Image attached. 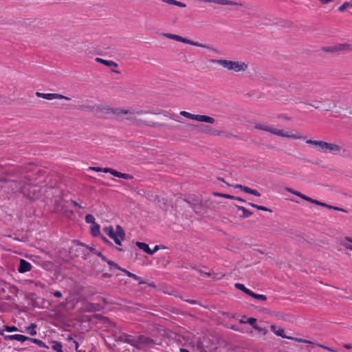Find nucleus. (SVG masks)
Masks as SVG:
<instances>
[{"label":"nucleus","mask_w":352,"mask_h":352,"mask_svg":"<svg viewBox=\"0 0 352 352\" xmlns=\"http://www.w3.org/2000/svg\"><path fill=\"white\" fill-rule=\"evenodd\" d=\"M115 115L118 117L124 116V118L128 120L131 124H145L148 126H155L157 125L156 123L152 122H146L143 121L140 119H138L137 117L139 115H142L143 113H146L147 111H144L142 110L135 111L133 109H123L121 108H116V110L114 111Z\"/></svg>","instance_id":"f257e3e1"},{"label":"nucleus","mask_w":352,"mask_h":352,"mask_svg":"<svg viewBox=\"0 0 352 352\" xmlns=\"http://www.w3.org/2000/svg\"><path fill=\"white\" fill-rule=\"evenodd\" d=\"M212 61L218 63L228 70H233L236 72H244L248 69V65L243 62L233 61L225 59L212 60Z\"/></svg>","instance_id":"f03ea898"},{"label":"nucleus","mask_w":352,"mask_h":352,"mask_svg":"<svg viewBox=\"0 0 352 352\" xmlns=\"http://www.w3.org/2000/svg\"><path fill=\"white\" fill-rule=\"evenodd\" d=\"M254 127L256 129L270 132L274 135H276L280 137L289 138L295 140L300 138V136L298 134L289 135L287 132L284 133L283 130L276 129L272 126L265 124L256 123Z\"/></svg>","instance_id":"7ed1b4c3"},{"label":"nucleus","mask_w":352,"mask_h":352,"mask_svg":"<svg viewBox=\"0 0 352 352\" xmlns=\"http://www.w3.org/2000/svg\"><path fill=\"white\" fill-rule=\"evenodd\" d=\"M163 35L166 38L173 39V40H175V41H177L179 42L187 43V44L194 45V46L206 48L210 50H214V48L209 45H204V44L200 43L199 42H196V41H192V40H190V39H188L186 38H183L182 36L177 35V34H170V33H164Z\"/></svg>","instance_id":"20e7f679"},{"label":"nucleus","mask_w":352,"mask_h":352,"mask_svg":"<svg viewBox=\"0 0 352 352\" xmlns=\"http://www.w3.org/2000/svg\"><path fill=\"white\" fill-rule=\"evenodd\" d=\"M73 243L74 245L70 248L69 251L70 256L74 258L82 255L85 256V258H86L87 254H85L82 250V248H85V245H86L78 241H74Z\"/></svg>","instance_id":"39448f33"},{"label":"nucleus","mask_w":352,"mask_h":352,"mask_svg":"<svg viewBox=\"0 0 352 352\" xmlns=\"http://www.w3.org/2000/svg\"><path fill=\"white\" fill-rule=\"evenodd\" d=\"M155 344V342L151 338L140 335L138 336V348L140 346L151 347Z\"/></svg>","instance_id":"423d86ee"},{"label":"nucleus","mask_w":352,"mask_h":352,"mask_svg":"<svg viewBox=\"0 0 352 352\" xmlns=\"http://www.w3.org/2000/svg\"><path fill=\"white\" fill-rule=\"evenodd\" d=\"M36 96L38 98H42L46 100H53V99H65L67 100H70L71 98L67 96H65L58 94H43L41 92H36Z\"/></svg>","instance_id":"0eeeda50"},{"label":"nucleus","mask_w":352,"mask_h":352,"mask_svg":"<svg viewBox=\"0 0 352 352\" xmlns=\"http://www.w3.org/2000/svg\"><path fill=\"white\" fill-rule=\"evenodd\" d=\"M122 336H124L123 338H122V337H119L120 342L127 343L132 346L138 348V336H134L126 333L122 335Z\"/></svg>","instance_id":"6e6552de"},{"label":"nucleus","mask_w":352,"mask_h":352,"mask_svg":"<svg viewBox=\"0 0 352 352\" xmlns=\"http://www.w3.org/2000/svg\"><path fill=\"white\" fill-rule=\"evenodd\" d=\"M110 327H113V329H111V333L115 340L117 342H120L119 337H122V338H123L124 336H122V335H124L125 333H122L121 331L120 327L117 326L115 322H111Z\"/></svg>","instance_id":"1a4fd4ad"},{"label":"nucleus","mask_w":352,"mask_h":352,"mask_svg":"<svg viewBox=\"0 0 352 352\" xmlns=\"http://www.w3.org/2000/svg\"><path fill=\"white\" fill-rule=\"evenodd\" d=\"M95 111L100 112V113H113L115 115V111L116 110V108L111 107L109 105L106 104H99L96 105L94 107Z\"/></svg>","instance_id":"9d476101"},{"label":"nucleus","mask_w":352,"mask_h":352,"mask_svg":"<svg viewBox=\"0 0 352 352\" xmlns=\"http://www.w3.org/2000/svg\"><path fill=\"white\" fill-rule=\"evenodd\" d=\"M247 323L250 324L254 329L258 331V332H261L263 335H265L267 332V330L265 328L260 327L256 323V319L254 318H247Z\"/></svg>","instance_id":"9b49d317"},{"label":"nucleus","mask_w":352,"mask_h":352,"mask_svg":"<svg viewBox=\"0 0 352 352\" xmlns=\"http://www.w3.org/2000/svg\"><path fill=\"white\" fill-rule=\"evenodd\" d=\"M32 269V265L28 261L21 259L19 263V266L18 267V271L20 273H25L30 272Z\"/></svg>","instance_id":"f8f14e48"},{"label":"nucleus","mask_w":352,"mask_h":352,"mask_svg":"<svg viewBox=\"0 0 352 352\" xmlns=\"http://www.w3.org/2000/svg\"><path fill=\"white\" fill-rule=\"evenodd\" d=\"M4 339L6 340H17L20 342H25L30 340V337L21 335V334H14V335H6L4 336Z\"/></svg>","instance_id":"ddd939ff"},{"label":"nucleus","mask_w":352,"mask_h":352,"mask_svg":"<svg viewBox=\"0 0 352 352\" xmlns=\"http://www.w3.org/2000/svg\"><path fill=\"white\" fill-rule=\"evenodd\" d=\"M349 49V45L346 44H340L336 46H329L323 47V50L327 52H334L340 50H346Z\"/></svg>","instance_id":"4468645a"},{"label":"nucleus","mask_w":352,"mask_h":352,"mask_svg":"<svg viewBox=\"0 0 352 352\" xmlns=\"http://www.w3.org/2000/svg\"><path fill=\"white\" fill-rule=\"evenodd\" d=\"M111 174L112 175H113L114 177L124 179H133V176L132 175L127 174V173H122L118 172V170L113 169V168H112V170L111 171Z\"/></svg>","instance_id":"2eb2a0df"},{"label":"nucleus","mask_w":352,"mask_h":352,"mask_svg":"<svg viewBox=\"0 0 352 352\" xmlns=\"http://www.w3.org/2000/svg\"><path fill=\"white\" fill-rule=\"evenodd\" d=\"M201 199L196 195H188L186 196L184 199V201L189 204V206L192 208L193 207L195 204H197L198 201H199Z\"/></svg>","instance_id":"dca6fc26"},{"label":"nucleus","mask_w":352,"mask_h":352,"mask_svg":"<svg viewBox=\"0 0 352 352\" xmlns=\"http://www.w3.org/2000/svg\"><path fill=\"white\" fill-rule=\"evenodd\" d=\"M272 331H273L276 336H280L282 338H287L288 339L293 340L294 338L292 337H287L284 334V329L282 328H278V330H276V325H271L270 327Z\"/></svg>","instance_id":"f3484780"},{"label":"nucleus","mask_w":352,"mask_h":352,"mask_svg":"<svg viewBox=\"0 0 352 352\" xmlns=\"http://www.w3.org/2000/svg\"><path fill=\"white\" fill-rule=\"evenodd\" d=\"M197 121L204 122L209 124H214L215 122V120L210 116L205 115H197Z\"/></svg>","instance_id":"a211bd4d"},{"label":"nucleus","mask_w":352,"mask_h":352,"mask_svg":"<svg viewBox=\"0 0 352 352\" xmlns=\"http://www.w3.org/2000/svg\"><path fill=\"white\" fill-rule=\"evenodd\" d=\"M214 195L215 196H218V197H225V198L230 199H234V200H237V201H239L241 202H245V199H243L239 197H236V196L230 195L228 194H224V193H221V192H214Z\"/></svg>","instance_id":"6ab92c4d"},{"label":"nucleus","mask_w":352,"mask_h":352,"mask_svg":"<svg viewBox=\"0 0 352 352\" xmlns=\"http://www.w3.org/2000/svg\"><path fill=\"white\" fill-rule=\"evenodd\" d=\"M96 61L98 63H102L106 66H108V67H118V63L113 60H108L102 59L101 58H96Z\"/></svg>","instance_id":"aec40b11"},{"label":"nucleus","mask_w":352,"mask_h":352,"mask_svg":"<svg viewBox=\"0 0 352 352\" xmlns=\"http://www.w3.org/2000/svg\"><path fill=\"white\" fill-rule=\"evenodd\" d=\"M341 149V146L338 144L327 142V151H329L332 153H338Z\"/></svg>","instance_id":"412c9836"},{"label":"nucleus","mask_w":352,"mask_h":352,"mask_svg":"<svg viewBox=\"0 0 352 352\" xmlns=\"http://www.w3.org/2000/svg\"><path fill=\"white\" fill-rule=\"evenodd\" d=\"M236 207L239 210L242 211V214L239 215L241 218H248L252 214V212L251 211L248 210V209L243 206L236 205Z\"/></svg>","instance_id":"4be33fe9"},{"label":"nucleus","mask_w":352,"mask_h":352,"mask_svg":"<svg viewBox=\"0 0 352 352\" xmlns=\"http://www.w3.org/2000/svg\"><path fill=\"white\" fill-rule=\"evenodd\" d=\"M136 245L141 250H142L146 253L150 254L151 252V250L150 249L148 244L143 243V242H136Z\"/></svg>","instance_id":"5701e85b"},{"label":"nucleus","mask_w":352,"mask_h":352,"mask_svg":"<svg viewBox=\"0 0 352 352\" xmlns=\"http://www.w3.org/2000/svg\"><path fill=\"white\" fill-rule=\"evenodd\" d=\"M234 286L236 289L243 292L244 293L249 295L250 296V295H252V291L246 288L243 284L237 283H235Z\"/></svg>","instance_id":"b1692460"},{"label":"nucleus","mask_w":352,"mask_h":352,"mask_svg":"<svg viewBox=\"0 0 352 352\" xmlns=\"http://www.w3.org/2000/svg\"><path fill=\"white\" fill-rule=\"evenodd\" d=\"M287 190L299 197H300L301 199H304V200H306L307 201H309L310 198L309 197H307L304 194H302L301 192H298V191H296L292 188H287Z\"/></svg>","instance_id":"393cba45"},{"label":"nucleus","mask_w":352,"mask_h":352,"mask_svg":"<svg viewBox=\"0 0 352 352\" xmlns=\"http://www.w3.org/2000/svg\"><path fill=\"white\" fill-rule=\"evenodd\" d=\"M115 233H116V236H118L121 240H123L125 238L124 230L120 225L116 226Z\"/></svg>","instance_id":"a878e982"},{"label":"nucleus","mask_w":352,"mask_h":352,"mask_svg":"<svg viewBox=\"0 0 352 352\" xmlns=\"http://www.w3.org/2000/svg\"><path fill=\"white\" fill-rule=\"evenodd\" d=\"M162 1L166 3L177 6L181 7V8L186 7V5L185 3H184L181 1H176V0H162Z\"/></svg>","instance_id":"bb28decb"},{"label":"nucleus","mask_w":352,"mask_h":352,"mask_svg":"<svg viewBox=\"0 0 352 352\" xmlns=\"http://www.w3.org/2000/svg\"><path fill=\"white\" fill-rule=\"evenodd\" d=\"M91 233L94 236L100 235V225L96 223L93 224L91 226Z\"/></svg>","instance_id":"cd10ccee"},{"label":"nucleus","mask_w":352,"mask_h":352,"mask_svg":"<svg viewBox=\"0 0 352 352\" xmlns=\"http://www.w3.org/2000/svg\"><path fill=\"white\" fill-rule=\"evenodd\" d=\"M212 2L219 5H241L240 3L229 0H212Z\"/></svg>","instance_id":"c85d7f7f"},{"label":"nucleus","mask_w":352,"mask_h":352,"mask_svg":"<svg viewBox=\"0 0 352 352\" xmlns=\"http://www.w3.org/2000/svg\"><path fill=\"white\" fill-rule=\"evenodd\" d=\"M28 341H30V342L37 344L40 347L49 349V346H47L44 342H43L42 340H38L37 338H30V340Z\"/></svg>","instance_id":"c756f323"},{"label":"nucleus","mask_w":352,"mask_h":352,"mask_svg":"<svg viewBox=\"0 0 352 352\" xmlns=\"http://www.w3.org/2000/svg\"><path fill=\"white\" fill-rule=\"evenodd\" d=\"M103 231L105 232L106 234H107L111 239H112L115 235H116V233H115V231L113 230V228L112 226L109 227H104L103 228Z\"/></svg>","instance_id":"7c9ffc66"},{"label":"nucleus","mask_w":352,"mask_h":352,"mask_svg":"<svg viewBox=\"0 0 352 352\" xmlns=\"http://www.w3.org/2000/svg\"><path fill=\"white\" fill-rule=\"evenodd\" d=\"M192 208L195 211V213H197V214L201 213L203 211V205H202L201 200H200L197 204H195V205L193 207H192Z\"/></svg>","instance_id":"2f4dec72"},{"label":"nucleus","mask_w":352,"mask_h":352,"mask_svg":"<svg viewBox=\"0 0 352 352\" xmlns=\"http://www.w3.org/2000/svg\"><path fill=\"white\" fill-rule=\"evenodd\" d=\"M36 328V324L32 323L29 327L26 328V331L30 336H36L37 333Z\"/></svg>","instance_id":"473e14b6"},{"label":"nucleus","mask_w":352,"mask_h":352,"mask_svg":"<svg viewBox=\"0 0 352 352\" xmlns=\"http://www.w3.org/2000/svg\"><path fill=\"white\" fill-rule=\"evenodd\" d=\"M62 344L59 342H52V349L57 352H63L62 350Z\"/></svg>","instance_id":"72a5a7b5"},{"label":"nucleus","mask_w":352,"mask_h":352,"mask_svg":"<svg viewBox=\"0 0 352 352\" xmlns=\"http://www.w3.org/2000/svg\"><path fill=\"white\" fill-rule=\"evenodd\" d=\"M180 115L183 116L184 117H186L187 118H189V119H191V120H197V115H195V114H192L189 112H187V111H182L180 112Z\"/></svg>","instance_id":"f704fd0d"},{"label":"nucleus","mask_w":352,"mask_h":352,"mask_svg":"<svg viewBox=\"0 0 352 352\" xmlns=\"http://www.w3.org/2000/svg\"><path fill=\"white\" fill-rule=\"evenodd\" d=\"M249 205H250L251 206H252L253 208H255L259 210H263V211H268V212H272V210L268 208H266L265 206H259V205H257V204H253V203H248Z\"/></svg>","instance_id":"c9c22d12"},{"label":"nucleus","mask_w":352,"mask_h":352,"mask_svg":"<svg viewBox=\"0 0 352 352\" xmlns=\"http://www.w3.org/2000/svg\"><path fill=\"white\" fill-rule=\"evenodd\" d=\"M250 296L253 297L255 299L261 300H263V301L267 300L266 296H265L263 294H257L253 292L252 293V295H250Z\"/></svg>","instance_id":"e433bc0d"},{"label":"nucleus","mask_w":352,"mask_h":352,"mask_svg":"<svg viewBox=\"0 0 352 352\" xmlns=\"http://www.w3.org/2000/svg\"><path fill=\"white\" fill-rule=\"evenodd\" d=\"M351 7L352 4L349 2L346 1L342 6H340L338 10L340 12H344L346 8Z\"/></svg>","instance_id":"4c0bfd02"},{"label":"nucleus","mask_w":352,"mask_h":352,"mask_svg":"<svg viewBox=\"0 0 352 352\" xmlns=\"http://www.w3.org/2000/svg\"><path fill=\"white\" fill-rule=\"evenodd\" d=\"M3 328L8 332H13V331H19V329L16 326L4 325Z\"/></svg>","instance_id":"58836bf2"},{"label":"nucleus","mask_w":352,"mask_h":352,"mask_svg":"<svg viewBox=\"0 0 352 352\" xmlns=\"http://www.w3.org/2000/svg\"><path fill=\"white\" fill-rule=\"evenodd\" d=\"M85 248L87 250H89L90 252H91L93 254L97 255L98 256H100V254H101L100 252L98 251L94 247H90L87 245H85Z\"/></svg>","instance_id":"ea45409f"},{"label":"nucleus","mask_w":352,"mask_h":352,"mask_svg":"<svg viewBox=\"0 0 352 352\" xmlns=\"http://www.w3.org/2000/svg\"><path fill=\"white\" fill-rule=\"evenodd\" d=\"M85 221L88 223H95V217L92 214H87L85 216Z\"/></svg>","instance_id":"a19ab883"},{"label":"nucleus","mask_w":352,"mask_h":352,"mask_svg":"<svg viewBox=\"0 0 352 352\" xmlns=\"http://www.w3.org/2000/svg\"><path fill=\"white\" fill-rule=\"evenodd\" d=\"M320 145H318V147L320 148L322 151H327V142L324 141H320Z\"/></svg>","instance_id":"79ce46f5"},{"label":"nucleus","mask_w":352,"mask_h":352,"mask_svg":"<svg viewBox=\"0 0 352 352\" xmlns=\"http://www.w3.org/2000/svg\"><path fill=\"white\" fill-rule=\"evenodd\" d=\"M320 140H308L306 141V143L308 144H312V145H314V146H318V145H320Z\"/></svg>","instance_id":"37998d69"},{"label":"nucleus","mask_w":352,"mask_h":352,"mask_svg":"<svg viewBox=\"0 0 352 352\" xmlns=\"http://www.w3.org/2000/svg\"><path fill=\"white\" fill-rule=\"evenodd\" d=\"M107 264L117 270L120 269V266H119L116 263H115L113 261L109 260V261H107Z\"/></svg>","instance_id":"c03bdc74"},{"label":"nucleus","mask_w":352,"mask_h":352,"mask_svg":"<svg viewBox=\"0 0 352 352\" xmlns=\"http://www.w3.org/2000/svg\"><path fill=\"white\" fill-rule=\"evenodd\" d=\"M126 274L129 277L132 278H133L134 280H139L140 278L138 276H137L136 274H133V273H131L130 272H126Z\"/></svg>","instance_id":"a18cd8bd"},{"label":"nucleus","mask_w":352,"mask_h":352,"mask_svg":"<svg viewBox=\"0 0 352 352\" xmlns=\"http://www.w3.org/2000/svg\"><path fill=\"white\" fill-rule=\"evenodd\" d=\"M309 202H311L312 204H316V205H318V206H322L323 203H324V202H321V201H320L318 200L314 199L312 198H310Z\"/></svg>","instance_id":"49530a36"},{"label":"nucleus","mask_w":352,"mask_h":352,"mask_svg":"<svg viewBox=\"0 0 352 352\" xmlns=\"http://www.w3.org/2000/svg\"><path fill=\"white\" fill-rule=\"evenodd\" d=\"M112 239L114 241V242H115L117 245H121V241H120L121 239H120V238L118 236L115 235V236L112 238Z\"/></svg>","instance_id":"de8ad7c7"},{"label":"nucleus","mask_w":352,"mask_h":352,"mask_svg":"<svg viewBox=\"0 0 352 352\" xmlns=\"http://www.w3.org/2000/svg\"><path fill=\"white\" fill-rule=\"evenodd\" d=\"M112 239L114 241V242H115L117 245H121V241H120L121 239H120V238L118 236L115 235V236L112 238Z\"/></svg>","instance_id":"09e8293b"},{"label":"nucleus","mask_w":352,"mask_h":352,"mask_svg":"<svg viewBox=\"0 0 352 352\" xmlns=\"http://www.w3.org/2000/svg\"><path fill=\"white\" fill-rule=\"evenodd\" d=\"M74 343L75 344V350L76 351V352H85V351L78 349L79 344L76 340H74Z\"/></svg>","instance_id":"8fccbe9b"},{"label":"nucleus","mask_w":352,"mask_h":352,"mask_svg":"<svg viewBox=\"0 0 352 352\" xmlns=\"http://www.w3.org/2000/svg\"><path fill=\"white\" fill-rule=\"evenodd\" d=\"M251 195H253L256 197H261V193L256 190H254V189H252V191H251Z\"/></svg>","instance_id":"3c124183"},{"label":"nucleus","mask_w":352,"mask_h":352,"mask_svg":"<svg viewBox=\"0 0 352 352\" xmlns=\"http://www.w3.org/2000/svg\"><path fill=\"white\" fill-rule=\"evenodd\" d=\"M101 239L104 241V243H105L106 244H109L111 245H113L112 243L109 240H108L105 236H101Z\"/></svg>","instance_id":"603ef678"},{"label":"nucleus","mask_w":352,"mask_h":352,"mask_svg":"<svg viewBox=\"0 0 352 352\" xmlns=\"http://www.w3.org/2000/svg\"><path fill=\"white\" fill-rule=\"evenodd\" d=\"M297 102H303V103H305V104H309V105H311V106L314 107V108H316V109H318V108L320 107L318 105H315V104H310V103H308V102H307V101H299V102L296 101V103H297Z\"/></svg>","instance_id":"864d4df0"},{"label":"nucleus","mask_w":352,"mask_h":352,"mask_svg":"<svg viewBox=\"0 0 352 352\" xmlns=\"http://www.w3.org/2000/svg\"><path fill=\"white\" fill-rule=\"evenodd\" d=\"M332 210H338V211H342V212H347V211L346 210H344V208H339L338 206H333V208Z\"/></svg>","instance_id":"5fc2aeb1"},{"label":"nucleus","mask_w":352,"mask_h":352,"mask_svg":"<svg viewBox=\"0 0 352 352\" xmlns=\"http://www.w3.org/2000/svg\"><path fill=\"white\" fill-rule=\"evenodd\" d=\"M242 191H243V192H245L246 193L251 194L252 188L244 186L243 189Z\"/></svg>","instance_id":"6e6d98bb"},{"label":"nucleus","mask_w":352,"mask_h":352,"mask_svg":"<svg viewBox=\"0 0 352 352\" xmlns=\"http://www.w3.org/2000/svg\"><path fill=\"white\" fill-rule=\"evenodd\" d=\"M160 245H155L153 250H151V252L150 253V255L153 254L155 252H156L158 250H160Z\"/></svg>","instance_id":"4d7b16f0"},{"label":"nucleus","mask_w":352,"mask_h":352,"mask_svg":"<svg viewBox=\"0 0 352 352\" xmlns=\"http://www.w3.org/2000/svg\"><path fill=\"white\" fill-rule=\"evenodd\" d=\"M89 168L96 172H102V168L100 167L92 166L89 167Z\"/></svg>","instance_id":"13d9d810"},{"label":"nucleus","mask_w":352,"mask_h":352,"mask_svg":"<svg viewBox=\"0 0 352 352\" xmlns=\"http://www.w3.org/2000/svg\"><path fill=\"white\" fill-rule=\"evenodd\" d=\"M54 296L56 298H60L62 297V293L60 291H56L54 293Z\"/></svg>","instance_id":"bf43d9fd"},{"label":"nucleus","mask_w":352,"mask_h":352,"mask_svg":"<svg viewBox=\"0 0 352 352\" xmlns=\"http://www.w3.org/2000/svg\"><path fill=\"white\" fill-rule=\"evenodd\" d=\"M99 257L101 258V259L103 261H105L107 263V261H109V259H108L104 255H103L102 253L100 254Z\"/></svg>","instance_id":"052dcab7"},{"label":"nucleus","mask_w":352,"mask_h":352,"mask_svg":"<svg viewBox=\"0 0 352 352\" xmlns=\"http://www.w3.org/2000/svg\"><path fill=\"white\" fill-rule=\"evenodd\" d=\"M111 170H112V168H102V172H104V173H109L111 174Z\"/></svg>","instance_id":"680f3d73"},{"label":"nucleus","mask_w":352,"mask_h":352,"mask_svg":"<svg viewBox=\"0 0 352 352\" xmlns=\"http://www.w3.org/2000/svg\"><path fill=\"white\" fill-rule=\"evenodd\" d=\"M102 277L104 278H110L111 277V274L108 273H103L102 274Z\"/></svg>","instance_id":"e2e57ef3"},{"label":"nucleus","mask_w":352,"mask_h":352,"mask_svg":"<svg viewBox=\"0 0 352 352\" xmlns=\"http://www.w3.org/2000/svg\"><path fill=\"white\" fill-rule=\"evenodd\" d=\"M186 301L191 305H196L197 304V301L195 300H186Z\"/></svg>","instance_id":"0e129e2a"},{"label":"nucleus","mask_w":352,"mask_h":352,"mask_svg":"<svg viewBox=\"0 0 352 352\" xmlns=\"http://www.w3.org/2000/svg\"><path fill=\"white\" fill-rule=\"evenodd\" d=\"M233 187H234V188H239V189H241V190H243L244 186L241 185V184H236V185L233 186Z\"/></svg>","instance_id":"69168bd1"},{"label":"nucleus","mask_w":352,"mask_h":352,"mask_svg":"<svg viewBox=\"0 0 352 352\" xmlns=\"http://www.w3.org/2000/svg\"><path fill=\"white\" fill-rule=\"evenodd\" d=\"M73 205L76 206V207H78L80 208H83V207H82L78 202H76V201H72Z\"/></svg>","instance_id":"338daca9"},{"label":"nucleus","mask_w":352,"mask_h":352,"mask_svg":"<svg viewBox=\"0 0 352 352\" xmlns=\"http://www.w3.org/2000/svg\"><path fill=\"white\" fill-rule=\"evenodd\" d=\"M344 246L346 249L352 250V245L344 244Z\"/></svg>","instance_id":"774afa93"}]
</instances>
